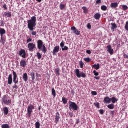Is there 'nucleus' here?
Masks as SVG:
<instances>
[{
  "instance_id": "nucleus-43",
  "label": "nucleus",
  "mask_w": 128,
  "mask_h": 128,
  "mask_svg": "<svg viewBox=\"0 0 128 128\" xmlns=\"http://www.w3.org/2000/svg\"><path fill=\"white\" fill-rule=\"evenodd\" d=\"M94 104L95 106H96V108H100V103H98V102L95 103Z\"/></svg>"
},
{
  "instance_id": "nucleus-52",
  "label": "nucleus",
  "mask_w": 128,
  "mask_h": 128,
  "mask_svg": "<svg viewBox=\"0 0 128 128\" xmlns=\"http://www.w3.org/2000/svg\"><path fill=\"white\" fill-rule=\"evenodd\" d=\"M3 8H4L6 10H8V7H6V4H4L3 6Z\"/></svg>"
},
{
  "instance_id": "nucleus-37",
  "label": "nucleus",
  "mask_w": 128,
  "mask_h": 128,
  "mask_svg": "<svg viewBox=\"0 0 128 128\" xmlns=\"http://www.w3.org/2000/svg\"><path fill=\"white\" fill-rule=\"evenodd\" d=\"M112 30H115V28H118V26H116V24H112Z\"/></svg>"
},
{
  "instance_id": "nucleus-48",
  "label": "nucleus",
  "mask_w": 128,
  "mask_h": 128,
  "mask_svg": "<svg viewBox=\"0 0 128 128\" xmlns=\"http://www.w3.org/2000/svg\"><path fill=\"white\" fill-rule=\"evenodd\" d=\"M125 29L126 30H127V32H128V21L126 22Z\"/></svg>"
},
{
  "instance_id": "nucleus-21",
  "label": "nucleus",
  "mask_w": 128,
  "mask_h": 128,
  "mask_svg": "<svg viewBox=\"0 0 128 128\" xmlns=\"http://www.w3.org/2000/svg\"><path fill=\"white\" fill-rule=\"evenodd\" d=\"M4 16H6L7 18H12V12H6L4 14Z\"/></svg>"
},
{
  "instance_id": "nucleus-27",
  "label": "nucleus",
  "mask_w": 128,
  "mask_h": 128,
  "mask_svg": "<svg viewBox=\"0 0 128 128\" xmlns=\"http://www.w3.org/2000/svg\"><path fill=\"white\" fill-rule=\"evenodd\" d=\"M82 10H83L84 14H88V10L86 7L82 8Z\"/></svg>"
},
{
  "instance_id": "nucleus-39",
  "label": "nucleus",
  "mask_w": 128,
  "mask_h": 128,
  "mask_svg": "<svg viewBox=\"0 0 128 128\" xmlns=\"http://www.w3.org/2000/svg\"><path fill=\"white\" fill-rule=\"evenodd\" d=\"M36 128H40V122H36Z\"/></svg>"
},
{
  "instance_id": "nucleus-41",
  "label": "nucleus",
  "mask_w": 128,
  "mask_h": 128,
  "mask_svg": "<svg viewBox=\"0 0 128 128\" xmlns=\"http://www.w3.org/2000/svg\"><path fill=\"white\" fill-rule=\"evenodd\" d=\"M123 10H128V7L126 5L122 6Z\"/></svg>"
},
{
  "instance_id": "nucleus-36",
  "label": "nucleus",
  "mask_w": 128,
  "mask_h": 128,
  "mask_svg": "<svg viewBox=\"0 0 128 128\" xmlns=\"http://www.w3.org/2000/svg\"><path fill=\"white\" fill-rule=\"evenodd\" d=\"M60 8L61 10H64V8H66V6L64 4H60Z\"/></svg>"
},
{
  "instance_id": "nucleus-59",
  "label": "nucleus",
  "mask_w": 128,
  "mask_h": 128,
  "mask_svg": "<svg viewBox=\"0 0 128 128\" xmlns=\"http://www.w3.org/2000/svg\"><path fill=\"white\" fill-rule=\"evenodd\" d=\"M94 78H95L96 80H100V77L95 76Z\"/></svg>"
},
{
  "instance_id": "nucleus-13",
  "label": "nucleus",
  "mask_w": 128,
  "mask_h": 128,
  "mask_svg": "<svg viewBox=\"0 0 128 128\" xmlns=\"http://www.w3.org/2000/svg\"><path fill=\"white\" fill-rule=\"evenodd\" d=\"M33 110H34V105H30L28 108V112L32 114Z\"/></svg>"
},
{
  "instance_id": "nucleus-19",
  "label": "nucleus",
  "mask_w": 128,
  "mask_h": 128,
  "mask_svg": "<svg viewBox=\"0 0 128 128\" xmlns=\"http://www.w3.org/2000/svg\"><path fill=\"white\" fill-rule=\"evenodd\" d=\"M23 80L24 82H28V74L25 73L24 74Z\"/></svg>"
},
{
  "instance_id": "nucleus-61",
  "label": "nucleus",
  "mask_w": 128,
  "mask_h": 128,
  "mask_svg": "<svg viewBox=\"0 0 128 128\" xmlns=\"http://www.w3.org/2000/svg\"><path fill=\"white\" fill-rule=\"evenodd\" d=\"M76 124H80V120H78L76 122Z\"/></svg>"
},
{
  "instance_id": "nucleus-8",
  "label": "nucleus",
  "mask_w": 128,
  "mask_h": 128,
  "mask_svg": "<svg viewBox=\"0 0 128 128\" xmlns=\"http://www.w3.org/2000/svg\"><path fill=\"white\" fill-rule=\"evenodd\" d=\"M14 79L13 82L15 84H18V74L14 71H13Z\"/></svg>"
},
{
  "instance_id": "nucleus-25",
  "label": "nucleus",
  "mask_w": 128,
  "mask_h": 128,
  "mask_svg": "<svg viewBox=\"0 0 128 128\" xmlns=\"http://www.w3.org/2000/svg\"><path fill=\"white\" fill-rule=\"evenodd\" d=\"M31 76H32V80L33 82H34V80H36V74H34V72H32V73H31Z\"/></svg>"
},
{
  "instance_id": "nucleus-34",
  "label": "nucleus",
  "mask_w": 128,
  "mask_h": 128,
  "mask_svg": "<svg viewBox=\"0 0 128 128\" xmlns=\"http://www.w3.org/2000/svg\"><path fill=\"white\" fill-rule=\"evenodd\" d=\"M101 9L102 10H104V12H106L108 10V7L106 6H102L101 7Z\"/></svg>"
},
{
  "instance_id": "nucleus-6",
  "label": "nucleus",
  "mask_w": 128,
  "mask_h": 128,
  "mask_svg": "<svg viewBox=\"0 0 128 128\" xmlns=\"http://www.w3.org/2000/svg\"><path fill=\"white\" fill-rule=\"evenodd\" d=\"M28 48L30 52H34V50H36V46L34 43H30L28 44Z\"/></svg>"
},
{
  "instance_id": "nucleus-49",
  "label": "nucleus",
  "mask_w": 128,
  "mask_h": 128,
  "mask_svg": "<svg viewBox=\"0 0 128 128\" xmlns=\"http://www.w3.org/2000/svg\"><path fill=\"white\" fill-rule=\"evenodd\" d=\"M102 4V0H97L96 2V4Z\"/></svg>"
},
{
  "instance_id": "nucleus-56",
  "label": "nucleus",
  "mask_w": 128,
  "mask_h": 128,
  "mask_svg": "<svg viewBox=\"0 0 128 128\" xmlns=\"http://www.w3.org/2000/svg\"><path fill=\"white\" fill-rule=\"evenodd\" d=\"M28 118H31V116H32V113L28 112Z\"/></svg>"
},
{
  "instance_id": "nucleus-38",
  "label": "nucleus",
  "mask_w": 128,
  "mask_h": 128,
  "mask_svg": "<svg viewBox=\"0 0 128 128\" xmlns=\"http://www.w3.org/2000/svg\"><path fill=\"white\" fill-rule=\"evenodd\" d=\"M60 68H57L56 70V74L57 76H60Z\"/></svg>"
},
{
  "instance_id": "nucleus-5",
  "label": "nucleus",
  "mask_w": 128,
  "mask_h": 128,
  "mask_svg": "<svg viewBox=\"0 0 128 128\" xmlns=\"http://www.w3.org/2000/svg\"><path fill=\"white\" fill-rule=\"evenodd\" d=\"M76 76L78 78H86V74L84 72H81L80 71V70L76 69L75 71Z\"/></svg>"
},
{
  "instance_id": "nucleus-53",
  "label": "nucleus",
  "mask_w": 128,
  "mask_h": 128,
  "mask_svg": "<svg viewBox=\"0 0 128 128\" xmlns=\"http://www.w3.org/2000/svg\"><path fill=\"white\" fill-rule=\"evenodd\" d=\"M13 88H16V90H18V85H16V84L15 85H14V86H13Z\"/></svg>"
},
{
  "instance_id": "nucleus-40",
  "label": "nucleus",
  "mask_w": 128,
  "mask_h": 128,
  "mask_svg": "<svg viewBox=\"0 0 128 128\" xmlns=\"http://www.w3.org/2000/svg\"><path fill=\"white\" fill-rule=\"evenodd\" d=\"M62 52H64V50H68V47L66 46H64V48H62Z\"/></svg>"
},
{
  "instance_id": "nucleus-9",
  "label": "nucleus",
  "mask_w": 128,
  "mask_h": 128,
  "mask_svg": "<svg viewBox=\"0 0 128 128\" xmlns=\"http://www.w3.org/2000/svg\"><path fill=\"white\" fill-rule=\"evenodd\" d=\"M71 30H72L74 34H76V36H80V32L76 30V28L75 26L72 27Z\"/></svg>"
},
{
  "instance_id": "nucleus-4",
  "label": "nucleus",
  "mask_w": 128,
  "mask_h": 128,
  "mask_svg": "<svg viewBox=\"0 0 128 128\" xmlns=\"http://www.w3.org/2000/svg\"><path fill=\"white\" fill-rule=\"evenodd\" d=\"M69 108L70 110H78V106L74 102L72 101L69 102Z\"/></svg>"
},
{
  "instance_id": "nucleus-17",
  "label": "nucleus",
  "mask_w": 128,
  "mask_h": 128,
  "mask_svg": "<svg viewBox=\"0 0 128 128\" xmlns=\"http://www.w3.org/2000/svg\"><path fill=\"white\" fill-rule=\"evenodd\" d=\"M59 112H57L56 114V124H58V122H60V116Z\"/></svg>"
},
{
  "instance_id": "nucleus-16",
  "label": "nucleus",
  "mask_w": 128,
  "mask_h": 128,
  "mask_svg": "<svg viewBox=\"0 0 128 128\" xmlns=\"http://www.w3.org/2000/svg\"><path fill=\"white\" fill-rule=\"evenodd\" d=\"M20 66L22 68H26V62L24 60H22L20 62Z\"/></svg>"
},
{
  "instance_id": "nucleus-20",
  "label": "nucleus",
  "mask_w": 128,
  "mask_h": 128,
  "mask_svg": "<svg viewBox=\"0 0 128 128\" xmlns=\"http://www.w3.org/2000/svg\"><path fill=\"white\" fill-rule=\"evenodd\" d=\"M3 110L4 112V116H8V114L9 110L8 107H5L3 108Z\"/></svg>"
},
{
  "instance_id": "nucleus-33",
  "label": "nucleus",
  "mask_w": 128,
  "mask_h": 128,
  "mask_svg": "<svg viewBox=\"0 0 128 128\" xmlns=\"http://www.w3.org/2000/svg\"><path fill=\"white\" fill-rule=\"evenodd\" d=\"M2 128H10V125L8 124H4L2 125Z\"/></svg>"
},
{
  "instance_id": "nucleus-35",
  "label": "nucleus",
  "mask_w": 128,
  "mask_h": 128,
  "mask_svg": "<svg viewBox=\"0 0 128 128\" xmlns=\"http://www.w3.org/2000/svg\"><path fill=\"white\" fill-rule=\"evenodd\" d=\"M80 68H84V63L82 62V61H80Z\"/></svg>"
},
{
  "instance_id": "nucleus-2",
  "label": "nucleus",
  "mask_w": 128,
  "mask_h": 128,
  "mask_svg": "<svg viewBox=\"0 0 128 128\" xmlns=\"http://www.w3.org/2000/svg\"><path fill=\"white\" fill-rule=\"evenodd\" d=\"M38 44V48L40 50H42V52L44 54H46V52H48V49H46V45L44 44V42L42 40H38L37 42Z\"/></svg>"
},
{
  "instance_id": "nucleus-30",
  "label": "nucleus",
  "mask_w": 128,
  "mask_h": 128,
  "mask_svg": "<svg viewBox=\"0 0 128 128\" xmlns=\"http://www.w3.org/2000/svg\"><path fill=\"white\" fill-rule=\"evenodd\" d=\"M118 100L114 97L111 98V102H112V104H116V102H118Z\"/></svg>"
},
{
  "instance_id": "nucleus-12",
  "label": "nucleus",
  "mask_w": 128,
  "mask_h": 128,
  "mask_svg": "<svg viewBox=\"0 0 128 128\" xmlns=\"http://www.w3.org/2000/svg\"><path fill=\"white\" fill-rule=\"evenodd\" d=\"M8 84L10 86H12V74H10L8 77Z\"/></svg>"
},
{
  "instance_id": "nucleus-47",
  "label": "nucleus",
  "mask_w": 128,
  "mask_h": 128,
  "mask_svg": "<svg viewBox=\"0 0 128 128\" xmlns=\"http://www.w3.org/2000/svg\"><path fill=\"white\" fill-rule=\"evenodd\" d=\"M92 96H98V92H96L92 91Z\"/></svg>"
},
{
  "instance_id": "nucleus-42",
  "label": "nucleus",
  "mask_w": 128,
  "mask_h": 128,
  "mask_svg": "<svg viewBox=\"0 0 128 128\" xmlns=\"http://www.w3.org/2000/svg\"><path fill=\"white\" fill-rule=\"evenodd\" d=\"M32 42V39L31 38H27V44H30V42Z\"/></svg>"
},
{
  "instance_id": "nucleus-3",
  "label": "nucleus",
  "mask_w": 128,
  "mask_h": 128,
  "mask_svg": "<svg viewBox=\"0 0 128 128\" xmlns=\"http://www.w3.org/2000/svg\"><path fill=\"white\" fill-rule=\"evenodd\" d=\"M2 104L6 106H10L12 104V99L8 95L3 96L2 98Z\"/></svg>"
},
{
  "instance_id": "nucleus-29",
  "label": "nucleus",
  "mask_w": 128,
  "mask_h": 128,
  "mask_svg": "<svg viewBox=\"0 0 128 128\" xmlns=\"http://www.w3.org/2000/svg\"><path fill=\"white\" fill-rule=\"evenodd\" d=\"M108 108H110V110H114V104H110L108 105Z\"/></svg>"
},
{
  "instance_id": "nucleus-60",
  "label": "nucleus",
  "mask_w": 128,
  "mask_h": 128,
  "mask_svg": "<svg viewBox=\"0 0 128 128\" xmlns=\"http://www.w3.org/2000/svg\"><path fill=\"white\" fill-rule=\"evenodd\" d=\"M71 94L74 96V90H72Z\"/></svg>"
},
{
  "instance_id": "nucleus-14",
  "label": "nucleus",
  "mask_w": 128,
  "mask_h": 128,
  "mask_svg": "<svg viewBox=\"0 0 128 128\" xmlns=\"http://www.w3.org/2000/svg\"><path fill=\"white\" fill-rule=\"evenodd\" d=\"M104 104H110L112 100L110 97L107 96L104 98Z\"/></svg>"
},
{
  "instance_id": "nucleus-63",
  "label": "nucleus",
  "mask_w": 128,
  "mask_h": 128,
  "mask_svg": "<svg viewBox=\"0 0 128 128\" xmlns=\"http://www.w3.org/2000/svg\"><path fill=\"white\" fill-rule=\"evenodd\" d=\"M1 24L2 26L4 24V20L1 21Z\"/></svg>"
},
{
  "instance_id": "nucleus-10",
  "label": "nucleus",
  "mask_w": 128,
  "mask_h": 128,
  "mask_svg": "<svg viewBox=\"0 0 128 128\" xmlns=\"http://www.w3.org/2000/svg\"><path fill=\"white\" fill-rule=\"evenodd\" d=\"M107 50L108 52H109V54H111V56H112V54H114V49L112 48V46L109 45L107 46Z\"/></svg>"
},
{
  "instance_id": "nucleus-18",
  "label": "nucleus",
  "mask_w": 128,
  "mask_h": 128,
  "mask_svg": "<svg viewBox=\"0 0 128 128\" xmlns=\"http://www.w3.org/2000/svg\"><path fill=\"white\" fill-rule=\"evenodd\" d=\"M6 34V30L4 28H0V34L1 36V37H4V34Z\"/></svg>"
},
{
  "instance_id": "nucleus-7",
  "label": "nucleus",
  "mask_w": 128,
  "mask_h": 128,
  "mask_svg": "<svg viewBox=\"0 0 128 128\" xmlns=\"http://www.w3.org/2000/svg\"><path fill=\"white\" fill-rule=\"evenodd\" d=\"M18 54L20 56L23 58H26V52L24 50H21L20 51Z\"/></svg>"
},
{
  "instance_id": "nucleus-46",
  "label": "nucleus",
  "mask_w": 128,
  "mask_h": 128,
  "mask_svg": "<svg viewBox=\"0 0 128 128\" xmlns=\"http://www.w3.org/2000/svg\"><path fill=\"white\" fill-rule=\"evenodd\" d=\"M94 75L96 76H100V74H98V72L96 70L94 71Z\"/></svg>"
},
{
  "instance_id": "nucleus-32",
  "label": "nucleus",
  "mask_w": 128,
  "mask_h": 128,
  "mask_svg": "<svg viewBox=\"0 0 128 128\" xmlns=\"http://www.w3.org/2000/svg\"><path fill=\"white\" fill-rule=\"evenodd\" d=\"M84 60H85L86 62L88 63L92 62V59H90V58H85L84 59Z\"/></svg>"
},
{
  "instance_id": "nucleus-26",
  "label": "nucleus",
  "mask_w": 128,
  "mask_h": 128,
  "mask_svg": "<svg viewBox=\"0 0 128 128\" xmlns=\"http://www.w3.org/2000/svg\"><path fill=\"white\" fill-rule=\"evenodd\" d=\"M52 96H53L54 98H56V92L54 88L52 89Z\"/></svg>"
},
{
  "instance_id": "nucleus-1",
  "label": "nucleus",
  "mask_w": 128,
  "mask_h": 128,
  "mask_svg": "<svg viewBox=\"0 0 128 128\" xmlns=\"http://www.w3.org/2000/svg\"><path fill=\"white\" fill-rule=\"evenodd\" d=\"M28 28L30 29V30L32 32V36H36L37 33L36 32L34 31V28L36 26V17L32 16L31 18V20L28 21Z\"/></svg>"
},
{
  "instance_id": "nucleus-22",
  "label": "nucleus",
  "mask_w": 128,
  "mask_h": 128,
  "mask_svg": "<svg viewBox=\"0 0 128 128\" xmlns=\"http://www.w3.org/2000/svg\"><path fill=\"white\" fill-rule=\"evenodd\" d=\"M92 68H95L96 70H100V64H98L97 65L96 64H94L92 66Z\"/></svg>"
},
{
  "instance_id": "nucleus-24",
  "label": "nucleus",
  "mask_w": 128,
  "mask_h": 128,
  "mask_svg": "<svg viewBox=\"0 0 128 128\" xmlns=\"http://www.w3.org/2000/svg\"><path fill=\"white\" fill-rule=\"evenodd\" d=\"M62 100L64 104H68V100L64 97H63L62 98Z\"/></svg>"
},
{
  "instance_id": "nucleus-51",
  "label": "nucleus",
  "mask_w": 128,
  "mask_h": 128,
  "mask_svg": "<svg viewBox=\"0 0 128 128\" xmlns=\"http://www.w3.org/2000/svg\"><path fill=\"white\" fill-rule=\"evenodd\" d=\"M69 116L70 118H72L74 116V113L70 112L69 113Z\"/></svg>"
},
{
  "instance_id": "nucleus-28",
  "label": "nucleus",
  "mask_w": 128,
  "mask_h": 128,
  "mask_svg": "<svg viewBox=\"0 0 128 128\" xmlns=\"http://www.w3.org/2000/svg\"><path fill=\"white\" fill-rule=\"evenodd\" d=\"M0 42L4 46L6 44V39L4 38L3 37H1V40H0Z\"/></svg>"
},
{
  "instance_id": "nucleus-11",
  "label": "nucleus",
  "mask_w": 128,
  "mask_h": 128,
  "mask_svg": "<svg viewBox=\"0 0 128 128\" xmlns=\"http://www.w3.org/2000/svg\"><path fill=\"white\" fill-rule=\"evenodd\" d=\"M60 46H56L54 48V50H53V56H56V54H58V52H60Z\"/></svg>"
},
{
  "instance_id": "nucleus-50",
  "label": "nucleus",
  "mask_w": 128,
  "mask_h": 128,
  "mask_svg": "<svg viewBox=\"0 0 128 128\" xmlns=\"http://www.w3.org/2000/svg\"><path fill=\"white\" fill-rule=\"evenodd\" d=\"M99 112L100 114H104V110H99Z\"/></svg>"
},
{
  "instance_id": "nucleus-44",
  "label": "nucleus",
  "mask_w": 128,
  "mask_h": 128,
  "mask_svg": "<svg viewBox=\"0 0 128 128\" xmlns=\"http://www.w3.org/2000/svg\"><path fill=\"white\" fill-rule=\"evenodd\" d=\"M87 28L88 30H92V25H90V23H88V24Z\"/></svg>"
},
{
  "instance_id": "nucleus-58",
  "label": "nucleus",
  "mask_w": 128,
  "mask_h": 128,
  "mask_svg": "<svg viewBox=\"0 0 128 128\" xmlns=\"http://www.w3.org/2000/svg\"><path fill=\"white\" fill-rule=\"evenodd\" d=\"M36 76H37V78H40L42 76H40V74L37 73L36 74Z\"/></svg>"
},
{
  "instance_id": "nucleus-64",
  "label": "nucleus",
  "mask_w": 128,
  "mask_h": 128,
  "mask_svg": "<svg viewBox=\"0 0 128 128\" xmlns=\"http://www.w3.org/2000/svg\"><path fill=\"white\" fill-rule=\"evenodd\" d=\"M40 108H41V107L40 106V107L38 108V110H40Z\"/></svg>"
},
{
  "instance_id": "nucleus-23",
  "label": "nucleus",
  "mask_w": 128,
  "mask_h": 128,
  "mask_svg": "<svg viewBox=\"0 0 128 128\" xmlns=\"http://www.w3.org/2000/svg\"><path fill=\"white\" fill-rule=\"evenodd\" d=\"M102 16L100 14L97 13L94 15V18L95 20H100V18Z\"/></svg>"
},
{
  "instance_id": "nucleus-57",
  "label": "nucleus",
  "mask_w": 128,
  "mask_h": 128,
  "mask_svg": "<svg viewBox=\"0 0 128 128\" xmlns=\"http://www.w3.org/2000/svg\"><path fill=\"white\" fill-rule=\"evenodd\" d=\"M124 58H128V56L126 54L124 55Z\"/></svg>"
},
{
  "instance_id": "nucleus-45",
  "label": "nucleus",
  "mask_w": 128,
  "mask_h": 128,
  "mask_svg": "<svg viewBox=\"0 0 128 128\" xmlns=\"http://www.w3.org/2000/svg\"><path fill=\"white\" fill-rule=\"evenodd\" d=\"M60 47L63 48H64V41H62L60 44Z\"/></svg>"
},
{
  "instance_id": "nucleus-54",
  "label": "nucleus",
  "mask_w": 128,
  "mask_h": 128,
  "mask_svg": "<svg viewBox=\"0 0 128 128\" xmlns=\"http://www.w3.org/2000/svg\"><path fill=\"white\" fill-rule=\"evenodd\" d=\"M110 112L112 116H114V114H115L114 111H110Z\"/></svg>"
},
{
  "instance_id": "nucleus-15",
  "label": "nucleus",
  "mask_w": 128,
  "mask_h": 128,
  "mask_svg": "<svg viewBox=\"0 0 128 128\" xmlns=\"http://www.w3.org/2000/svg\"><path fill=\"white\" fill-rule=\"evenodd\" d=\"M118 6V2L112 3L110 4V8L112 9L116 8Z\"/></svg>"
},
{
  "instance_id": "nucleus-62",
  "label": "nucleus",
  "mask_w": 128,
  "mask_h": 128,
  "mask_svg": "<svg viewBox=\"0 0 128 128\" xmlns=\"http://www.w3.org/2000/svg\"><path fill=\"white\" fill-rule=\"evenodd\" d=\"M38 2H42V0H36Z\"/></svg>"
},
{
  "instance_id": "nucleus-55",
  "label": "nucleus",
  "mask_w": 128,
  "mask_h": 128,
  "mask_svg": "<svg viewBox=\"0 0 128 128\" xmlns=\"http://www.w3.org/2000/svg\"><path fill=\"white\" fill-rule=\"evenodd\" d=\"M86 54H92V52L90 51V50H87Z\"/></svg>"
},
{
  "instance_id": "nucleus-31",
  "label": "nucleus",
  "mask_w": 128,
  "mask_h": 128,
  "mask_svg": "<svg viewBox=\"0 0 128 128\" xmlns=\"http://www.w3.org/2000/svg\"><path fill=\"white\" fill-rule=\"evenodd\" d=\"M37 58L38 60H41L42 58V55L40 52H37Z\"/></svg>"
}]
</instances>
